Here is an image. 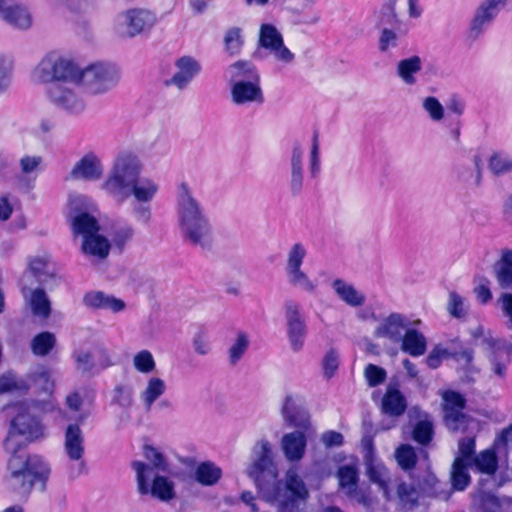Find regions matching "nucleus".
Segmentation results:
<instances>
[{
  "mask_svg": "<svg viewBox=\"0 0 512 512\" xmlns=\"http://www.w3.org/2000/svg\"><path fill=\"white\" fill-rule=\"evenodd\" d=\"M399 342L401 350L412 357L424 355L427 349L426 337L415 328L408 327Z\"/></svg>",
  "mask_w": 512,
  "mask_h": 512,
  "instance_id": "bb28decb",
  "label": "nucleus"
},
{
  "mask_svg": "<svg viewBox=\"0 0 512 512\" xmlns=\"http://www.w3.org/2000/svg\"><path fill=\"white\" fill-rule=\"evenodd\" d=\"M378 40V49L381 53H386L399 45L401 31L399 28H382Z\"/></svg>",
  "mask_w": 512,
  "mask_h": 512,
  "instance_id": "3c124183",
  "label": "nucleus"
},
{
  "mask_svg": "<svg viewBox=\"0 0 512 512\" xmlns=\"http://www.w3.org/2000/svg\"><path fill=\"white\" fill-rule=\"evenodd\" d=\"M59 54L48 53L32 71V78L38 83H52L56 81Z\"/></svg>",
  "mask_w": 512,
  "mask_h": 512,
  "instance_id": "a878e982",
  "label": "nucleus"
},
{
  "mask_svg": "<svg viewBox=\"0 0 512 512\" xmlns=\"http://www.w3.org/2000/svg\"><path fill=\"white\" fill-rule=\"evenodd\" d=\"M304 149L299 142H294L289 159V189L293 196H298L304 186Z\"/></svg>",
  "mask_w": 512,
  "mask_h": 512,
  "instance_id": "a211bd4d",
  "label": "nucleus"
},
{
  "mask_svg": "<svg viewBox=\"0 0 512 512\" xmlns=\"http://www.w3.org/2000/svg\"><path fill=\"white\" fill-rule=\"evenodd\" d=\"M507 6L501 0H482L476 7L470 20L468 36L477 39L481 36L497 17L500 9Z\"/></svg>",
  "mask_w": 512,
  "mask_h": 512,
  "instance_id": "ddd939ff",
  "label": "nucleus"
},
{
  "mask_svg": "<svg viewBox=\"0 0 512 512\" xmlns=\"http://www.w3.org/2000/svg\"><path fill=\"white\" fill-rule=\"evenodd\" d=\"M364 376L368 386L376 387L386 380L387 373L382 367L374 364H368L365 367Z\"/></svg>",
  "mask_w": 512,
  "mask_h": 512,
  "instance_id": "bf43d9fd",
  "label": "nucleus"
},
{
  "mask_svg": "<svg viewBox=\"0 0 512 512\" xmlns=\"http://www.w3.org/2000/svg\"><path fill=\"white\" fill-rule=\"evenodd\" d=\"M73 234L80 235L83 239L99 232L100 225L97 219L87 212H80L71 220Z\"/></svg>",
  "mask_w": 512,
  "mask_h": 512,
  "instance_id": "473e14b6",
  "label": "nucleus"
},
{
  "mask_svg": "<svg viewBox=\"0 0 512 512\" xmlns=\"http://www.w3.org/2000/svg\"><path fill=\"white\" fill-rule=\"evenodd\" d=\"M447 309L450 315L455 318L464 317L466 314L465 299L456 292H451Z\"/></svg>",
  "mask_w": 512,
  "mask_h": 512,
  "instance_id": "69168bd1",
  "label": "nucleus"
},
{
  "mask_svg": "<svg viewBox=\"0 0 512 512\" xmlns=\"http://www.w3.org/2000/svg\"><path fill=\"white\" fill-rule=\"evenodd\" d=\"M113 403L122 408H129L133 404V389L129 386L118 384L113 390Z\"/></svg>",
  "mask_w": 512,
  "mask_h": 512,
  "instance_id": "4d7b16f0",
  "label": "nucleus"
},
{
  "mask_svg": "<svg viewBox=\"0 0 512 512\" xmlns=\"http://www.w3.org/2000/svg\"><path fill=\"white\" fill-rule=\"evenodd\" d=\"M422 108L434 122L443 120L445 110L440 101L434 96L425 97L422 100Z\"/></svg>",
  "mask_w": 512,
  "mask_h": 512,
  "instance_id": "6e6d98bb",
  "label": "nucleus"
},
{
  "mask_svg": "<svg viewBox=\"0 0 512 512\" xmlns=\"http://www.w3.org/2000/svg\"><path fill=\"white\" fill-rule=\"evenodd\" d=\"M321 169V161H320V148H319V140L318 133L315 132L312 138V146L309 157V171L312 178H316Z\"/></svg>",
  "mask_w": 512,
  "mask_h": 512,
  "instance_id": "13d9d810",
  "label": "nucleus"
},
{
  "mask_svg": "<svg viewBox=\"0 0 512 512\" xmlns=\"http://www.w3.org/2000/svg\"><path fill=\"white\" fill-rule=\"evenodd\" d=\"M132 468L136 472L137 490L141 495H152L163 502L175 497L174 483L160 474L143 477L146 467L142 461H133Z\"/></svg>",
  "mask_w": 512,
  "mask_h": 512,
  "instance_id": "1a4fd4ad",
  "label": "nucleus"
},
{
  "mask_svg": "<svg viewBox=\"0 0 512 512\" xmlns=\"http://www.w3.org/2000/svg\"><path fill=\"white\" fill-rule=\"evenodd\" d=\"M174 68V73L165 81V85L173 86L180 91L187 89L202 70L200 62L189 55L177 58Z\"/></svg>",
  "mask_w": 512,
  "mask_h": 512,
  "instance_id": "4468645a",
  "label": "nucleus"
},
{
  "mask_svg": "<svg viewBox=\"0 0 512 512\" xmlns=\"http://www.w3.org/2000/svg\"><path fill=\"white\" fill-rule=\"evenodd\" d=\"M285 319L287 324V336L294 352H299L307 336V326L305 318L301 312L299 303L288 300L284 304Z\"/></svg>",
  "mask_w": 512,
  "mask_h": 512,
  "instance_id": "f8f14e48",
  "label": "nucleus"
},
{
  "mask_svg": "<svg viewBox=\"0 0 512 512\" xmlns=\"http://www.w3.org/2000/svg\"><path fill=\"white\" fill-rule=\"evenodd\" d=\"M396 492L402 508L413 509L418 506L419 492L413 485L402 482L397 486Z\"/></svg>",
  "mask_w": 512,
  "mask_h": 512,
  "instance_id": "49530a36",
  "label": "nucleus"
},
{
  "mask_svg": "<svg viewBox=\"0 0 512 512\" xmlns=\"http://www.w3.org/2000/svg\"><path fill=\"white\" fill-rule=\"evenodd\" d=\"M21 389H27V385L23 380L18 381L13 373H7L0 377V394Z\"/></svg>",
  "mask_w": 512,
  "mask_h": 512,
  "instance_id": "774afa93",
  "label": "nucleus"
},
{
  "mask_svg": "<svg viewBox=\"0 0 512 512\" xmlns=\"http://www.w3.org/2000/svg\"><path fill=\"white\" fill-rule=\"evenodd\" d=\"M49 102L59 111L78 117L86 110L84 98L73 88L62 83H52L46 91Z\"/></svg>",
  "mask_w": 512,
  "mask_h": 512,
  "instance_id": "9d476101",
  "label": "nucleus"
},
{
  "mask_svg": "<svg viewBox=\"0 0 512 512\" xmlns=\"http://www.w3.org/2000/svg\"><path fill=\"white\" fill-rule=\"evenodd\" d=\"M483 344L485 345V349L488 352V357L493 365L494 373L500 377L504 376L506 366L500 361V359L503 356H508V345L504 341L494 339L491 336H489V338H485L483 340Z\"/></svg>",
  "mask_w": 512,
  "mask_h": 512,
  "instance_id": "393cba45",
  "label": "nucleus"
},
{
  "mask_svg": "<svg viewBox=\"0 0 512 512\" xmlns=\"http://www.w3.org/2000/svg\"><path fill=\"white\" fill-rule=\"evenodd\" d=\"M119 80L118 69L109 63H94L82 69L79 83L88 93L103 94L116 86Z\"/></svg>",
  "mask_w": 512,
  "mask_h": 512,
  "instance_id": "0eeeda50",
  "label": "nucleus"
},
{
  "mask_svg": "<svg viewBox=\"0 0 512 512\" xmlns=\"http://www.w3.org/2000/svg\"><path fill=\"white\" fill-rule=\"evenodd\" d=\"M285 488L291 494L292 500H306L309 496L308 489L295 468L286 472Z\"/></svg>",
  "mask_w": 512,
  "mask_h": 512,
  "instance_id": "58836bf2",
  "label": "nucleus"
},
{
  "mask_svg": "<svg viewBox=\"0 0 512 512\" xmlns=\"http://www.w3.org/2000/svg\"><path fill=\"white\" fill-rule=\"evenodd\" d=\"M306 256V246L301 242L293 243L286 253L285 274L287 281L291 286L299 288L307 293H314L316 291L317 284L302 269Z\"/></svg>",
  "mask_w": 512,
  "mask_h": 512,
  "instance_id": "6e6552de",
  "label": "nucleus"
},
{
  "mask_svg": "<svg viewBox=\"0 0 512 512\" xmlns=\"http://www.w3.org/2000/svg\"><path fill=\"white\" fill-rule=\"evenodd\" d=\"M339 367V353L331 348L326 352L322 360V369L327 379L332 378Z\"/></svg>",
  "mask_w": 512,
  "mask_h": 512,
  "instance_id": "052dcab7",
  "label": "nucleus"
},
{
  "mask_svg": "<svg viewBox=\"0 0 512 512\" xmlns=\"http://www.w3.org/2000/svg\"><path fill=\"white\" fill-rule=\"evenodd\" d=\"M409 324L410 321L405 315L394 312L382 320L376 328L374 335L387 338L393 342H399L403 336V331H406Z\"/></svg>",
  "mask_w": 512,
  "mask_h": 512,
  "instance_id": "aec40b11",
  "label": "nucleus"
},
{
  "mask_svg": "<svg viewBox=\"0 0 512 512\" xmlns=\"http://www.w3.org/2000/svg\"><path fill=\"white\" fill-rule=\"evenodd\" d=\"M143 455L147 462H142L146 467L143 472V477L152 476L155 474L166 473L169 465L164 455L151 445H144Z\"/></svg>",
  "mask_w": 512,
  "mask_h": 512,
  "instance_id": "cd10ccee",
  "label": "nucleus"
},
{
  "mask_svg": "<svg viewBox=\"0 0 512 512\" xmlns=\"http://www.w3.org/2000/svg\"><path fill=\"white\" fill-rule=\"evenodd\" d=\"M281 446L287 460L296 462L305 454L307 439L303 432L294 431L282 437Z\"/></svg>",
  "mask_w": 512,
  "mask_h": 512,
  "instance_id": "5701e85b",
  "label": "nucleus"
},
{
  "mask_svg": "<svg viewBox=\"0 0 512 512\" xmlns=\"http://www.w3.org/2000/svg\"><path fill=\"white\" fill-rule=\"evenodd\" d=\"M225 78L230 85L231 101L236 106L261 105L264 94L256 66L247 60H238L225 70Z\"/></svg>",
  "mask_w": 512,
  "mask_h": 512,
  "instance_id": "20e7f679",
  "label": "nucleus"
},
{
  "mask_svg": "<svg viewBox=\"0 0 512 512\" xmlns=\"http://www.w3.org/2000/svg\"><path fill=\"white\" fill-rule=\"evenodd\" d=\"M102 160L94 152L84 154L73 166L70 177L75 180L97 181L102 178Z\"/></svg>",
  "mask_w": 512,
  "mask_h": 512,
  "instance_id": "dca6fc26",
  "label": "nucleus"
},
{
  "mask_svg": "<svg viewBox=\"0 0 512 512\" xmlns=\"http://www.w3.org/2000/svg\"><path fill=\"white\" fill-rule=\"evenodd\" d=\"M56 408L54 401H33L31 404L21 406L17 415L11 422V428L7 436L11 433L16 435L22 443V451H25L27 443L37 441L45 437V426L32 414L34 411L43 413L52 412Z\"/></svg>",
  "mask_w": 512,
  "mask_h": 512,
  "instance_id": "423d86ee",
  "label": "nucleus"
},
{
  "mask_svg": "<svg viewBox=\"0 0 512 512\" xmlns=\"http://www.w3.org/2000/svg\"><path fill=\"white\" fill-rule=\"evenodd\" d=\"M398 0H384L380 9L374 13L375 26L382 28H399L401 20L396 13Z\"/></svg>",
  "mask_w": 512,
  "mask_h": 512,
  "instance_id": "c85d7f7f",
  "label": "nucleus"
},
{
  "mask_svg": "<svg viewBox=\"0 0 512 512\" xmlns=\"http://www.w3.org/2000/svg\"><path fill=\"white\" fill-rule=\"evenodd\" d=\"M282 416L284 421L289 425L301 429H307L309 426V413L302 406V401L299 397L295 398L292 395L285 397L282 405Z\"/></svg>",
  "mask_w": 512,
  "mask_h": 512,
  "instance_id": "6ab92c4d",
  "label": "nucleus"
},
{
  "mask_svg": "<svg viewBox=\"0 0 512 512\" xmlns=\"http://www.w3.org/2000/svg\"><path fill=\"white\" fill-rule=\"evenodd\" d=\"M29 305L32 313L41 318H48L51 313V303L46 292L37 288L31 292Z\"/></svg>",
  "mask_w": 512,
  "mask_h": 512,
  "instance_id": "79ce46f5",
  "label": "nucleus"
},
{
  "mask_svg": "<svg viewBox=\"0 0 512 512\" xmlns=\"http://www.w3.org/2000/svg\"><path fill=\"white\" fill-rule=\"evenodd\" d=\"M223 41L225 51L230 56L238 55L244 44L242 29L239 27H232L228 29L224 35Z\"/></svg>",
  "mask_w": 512,
  "mask_h": 512,
  "instance_id": "8fccbe9b",
  "label": "nucleus"
},
{
  "mask_svg": "<svg viewBox=\"0 0 512 512\" xmlns=\"http://www.w3.org/2000/svg\"><path fill=\"white\" fill-rule=\"evenodd\" d=\"M83 303L92 309L111 310L114 313L124 310L125 303L112 295L102 291H91L84 295Z\"/></svg>",
  "mask_w": 512,
  "mask_h": 512,
  "instance_id": "b1692460",
  "label": "nucleus"
},
{
  "mask_svg": "<svg viewBox=\"0 0 512 512\" xmlns=\"http://www.w3.org/2000/svg\"><path fill=\"white\" fill-rule=\"evenodd\" d=\"M84 442V434L79 424H69L64 434V451L70 460H82L85 451Z\"/></svg>",
  "mask_w": 512,
  "mask_h": 512,
  "instance_id": "412c9836",
  "label": "nucleus"
},
{
  "mask_svg": "<svg viewBox=\"0 0 512 512\" xmlns=\"http://www.w3.org/2000/svg\"><path fill=\"white\" fill-rule=\"evenodd\" d=\"M433 434V423L425 418L415 424L412 431V438L415 442L425 446L432 441Z\"/></svg>",
  "mask_w": 512,
  "mask_h": 512,
  "instance_id": "864d4df0",
  "label": "nucleus"
},
{
  "mask_svg": "<svg viewBox=\"0 0 512 512\" xmlns=\"http://www.w3.org/2000/svg\"><path fill=\"white\" fill-rule=\"evenodd\" d=\"M422 69V61L419 56H411L402 59L397 64V75L406 85H414L416 83L415 75Z\"/></svg>",
  "mask_w": 512,
  "mask_h": 512,
  "instance_id": "c9c22d12",
  "label": "nucleus"
},
{
  "mask_svg": "<svg viewBox=\"0 0 512 512\" xmlns=\"http://www.w3.org/2000/svg\"><path fill=\"white\" fill-rule=\"evenodd\" d=\"M81 71L72 60L59 55L55 83L70 82L78 84Z\"/></svg>",
  "mask_w": 512,
  "mask_h": 512,
  "instance_id": "ea45409f",
  "label": "nucleus"
},
{
  "mask_svg": "<svg viewBox=\"0 0 512 512\" xmlns=\"http://www.w3.org/2000/svg\"><path fill=\"white\" fill-rule=\"evenodd\" d=\"M367 475L369 480L379 486L383 492V496L387 501L391 500L389 491V472L382 464L370 463L367 467Z\"/></svg>",
  "mask_w": 512,
  "mask_h": 512,
  "instance_id": "a19ab883",
  "label": "nucleus"
},
{
  "mask_svg": "<svg viewBox=\"0 0 512 512\" xmlns=\"http://www.w3.org/2000/svg\"><path fill=\"white\" fill-rule=\"evenodd\" d=\"M56 337L53 333L45 331L37 334L31 341V351L36 356H46L54 348Z\"/></svg>",
  "mask_w": 512,
  "mask_h": 512,
  "instance_id": "a18cd8bd",
  "label": "nucleus"
},
{
  "mask_svg": "<svg viewBox=\"0 0 512 512\" xmlns=\"http://www.w3.org/2000/svg\"><path fill=\"white\" fill-rule=\"evenodd\" d=\"M81 250L87 256L103 260L109 255L110 243L107 238L97 232L92 236L83 239Z\"/></svg>",
  "mask_w": 512,
  "mask_h": 512,
  "instance_id": "7c9ffc66",
  "label": "nucleus"
},
{
  "mask_svg": "<svg viewBox=\"0 0 512 512\" xmlns=\"http://www.w3.org/2000/svg\"><path fill=\"white\" fill-rule=\"evenodd\" d=\"M337 478L340 489L346 493L348 490L358 485V470L351 465H343L337 471Z\"/></svg>",
  "mask_w": 512,
  "mask_h": 512,
  "instance_id": "603ef678",
  "label": "nucleus"
},
{
  "mask_svg": "<svg viewBox=\"0 0 512 512\" xmlns=\"http://www.w3.org/2000/svg\"><path fill=\"white\" fill-rule=\"evenodd\" d=\"M250 345L246 332H237L236 338L228 349V359L232 366H235L244 356Z\"/></svg>",
  "mask_w": 512,
  "mask_h": 512,
  "instance_id": "c03bdc74",
  "label": "nucleus"
},
{
  "mask_svg": "<svg viewBox=\"0 0 512 512\" xmlns=\"http://www.w3.org/2000/svg\"><path fill=\"white\" fill-rule=\"evenodd\" d=\"M143 169V162L136 152L121 150L114 157L101 189L118 203H124L130 197L152 202L159 191V185L152 178L143 177Z\"/></svg>",
  "mask_w": 512,
  "mask_h": 512,
  "instance_id": "f257e3e1",
  "label": "nucleus"
},
{
  "mask_svg": "<svg viewBox=\"0 0 512 512\" xmlns=\"http://www.w3.org/2000/svg\"><path fill=\"white\" fill-rule=\"evenodd\" d=\"M192 346L196 354L200 356L208 355L212 350V345L207 332L199 330L192 339Z\"/></svg>",
  "mask_w": 512,
  "mask_h": 512,
  "instance_id": "680f3d73",
  "label": "nucleus"
},
{
  "mask_svg": "<svg viewBox=\"0 0 512 512\" xmlns=\"http://www.w3.org/2000/svg\"><path fill=\"white\" fill-rule=\"evenodd\" d=\"M498 285L505 290H512V251H506L495 265Z\"/></svg>",
  "mask_w": 512,
  "mask_h": 512,
  "instance_id": "4c0bfd02",
  "label": "nucleus"
},
{
  "mask_svg": "<svg viewBox=\"0 0 512 512\" xmlns=\"http://www.w3.org/2000/svg\"><path fill=\"white\" fill-rule=\"evenodd\" d=\"M444 401V421L446 426L456 431L464 423L465 414L463 410L466 406L465 397L456 391H445L442 395Z\"/></svg>",
  "mask_w": 512,
  "mask_h": 512,
  "instance_id": "2eb2a0df",
  "label": "nucleus"
},
{
  "mask_svg": "<svg viewBox=\"0 0 512 512\" xmlns=\"http://www.w3.org/2000/svg\"><path fill=\"white\" fill-rule=\"evenodd\" d=\"M332 287L338 297L349 306L359 307L365 303V295L342 279H335Z\"/></svg>",
  "mask_w": 512,
  "mask_h": 512,
  "instance_id": "2f4dec72",
  "label": "nucleus"
},
{
  "mask_svg": "<svg viewBox=\"0 0 512 512\" xmlns=\"http://www.w3.org/2000/svg\"><path fill=\"white\" fill-rule=\"evenodd\" d=\"M4 449L10 455L8 468L11 471V485L20 495H28L39 481L44 489L50 474V467L39 455L28 456L22 451V443L11 433L4 441Z\"/></svg>",
  "mask_w": 512,
  "mask_h": 512,
  "instance_id": "7ed1b4c3",
  "label": "nucleus"
},
{
  "mask_svg": "<svg viewBox=\"0 0 512 512\" xmlns=\"http://www.w3.org/2000/svg\"><path fill=\"white\" fill-rule=\"evenodd\" d=\"M469 462H465L463 458H455L451 468V485L455 491H464L471 482L468 473Z\"/></svg>",
  "mask_w": 512,
  "mask_h": 512,
  "instance_id": "e433bc0d",
  "label": "nucleus"
},
{
  "mask_svg": "<svg viewBox=\"0 0 512 512\" xmlns=\"http://www.w3.org/2000/svg\"><path fill=\"white\" fill-rule=\"evenodd\" d=\"M177 220L182 239L196 247L210 249L213 244V227L204 206L185 183L177 193Z\"/></svg>",
  "mask_w": 512,
  "mask_h": 512,
  "instance_id": "f03ea898",
  "label": "nucleus"
},
{
  "mask_svg": "<svg viewBox=\"0 0 512 512\" xmlns=\"http://www.w3.org/2000/svg\"><path fill=\"white\" fill-rule=\"evenodd\" d=\"M73 358L76 362L77 370L81 373H88L95 367L93 356L88 351L77 350L73 353Z\"/></svg>",
  "mask_w": 512,
  "mask_h": 512,
  "instance_id": "0e129e2a",
  "label": "nucleus"
},
{
  "mask_svg": "<svg viewBox=\"0 0 512 512\" xmlns=\"http://www.w3.org/2000/svg\"><path fill=\"white\" fill-rule=\"evenodd\" d=\"M134 368L142 374H150L156 368V362L149 350H141L133 357Z\"/></svg>",
  "mask_w": 512,
  "mask_h": 512,
  "instance_id": "5fc2aeb1",
  "label": "nucleus"
},
{
  "mask_svg": "<svg viewBox=\"0 0 512 512\" xmlns=\"http://www.w3.org/2000/svg\"><path fill=\"white\" fill-rule=\"evenodd\" d=\"M2 19L18 30H28L32 26V15L24 5L8 0Z\"/></svg>",
  "mask_w": 512,
  "mask_h": 512,
  "instance_id": "4be33fe9",
  "label": "nucleus"
},
{
  "mask_svg": "<svg viewBox=\"0 0 512 512\" xmlns=\"http://www.w3.org/2000/svg\"><path fill=\"white\" fill-rule=\"evenodd\" d=\"M150 202H143L135 200V204L132 207L133 217L141 224L147 225L152 217L151 208L148 205Z\"/></svg>",
  "mask_w": 512,
  "mask_h": 512,
  "instance_id": "338daca9",
  "label": "nucleus"
},
{
  "mask_svg": "<svg viewBox=\"0 0 512 512\" xmlns=\"http://www.w3.org/2000/svg\"><path fill=\"white\" fill-rule=\"evenodd\" d=\"M253 461L248 469V475L252 478L268 502L276 500L279 482L278 471L272 459V447L267 440L258 441L252 450Z\"/></svg>",
  "mask_w": 512,
  "mask_h": 512,
  "instance_id": "39448f33",
  "label": "nucleus"
},
{
  "mask_svg": "<svg viewBox=\"0 0 512 512\" xmlns=\"http://www.w3.org/2000/svg\"><path fill=\"white\" fill-rule=\"evenodd\" d=\"M395 458L403 470H412L417 464V454L410 444H401L395 451Z\"/></svg>",
  "mask_w": 512,
  "mask_h": 512,
  "instance_id": "09e8293b",
  "label": "nucleus"
},
{
  "mask_svg": "<svg viewBox=\"0 0 512 512\" xmlns=\"http://www.w3.org/2000/svg\"><path fill=\"white\" fill-rule=\"evenodd\" d=\"M166 383L159 377H151L145 388L140 392L139 398L146 411H150L153 404L165 393Z\"/></svg>",
  "mask_w": 512,
  "mask_h": 512,
  "instance_id": "72a5a7b5",
  "label": "nucleus"
},
{
  "mask_svg": "<svg viewBox=\"0 0 512 512\" xmlns=\"http://www.w3.org/2000/svg\"><path fill=\"white\" fill-rule=\"evenodd\" d=\"M475 168H469L460 175V178L469 186L479 187L482 182L481 160L478 156L474 158Z\"/></svg>",
  "mask_w": 512,
  "mask_h": 512,
  "instance_id": "e2e57ef3",
  "label": "nucleus"
},
{
  "mask_svg": "<svg viewBox=\"0 0 512 512\" xmlns=\"http://www.w3.org/2000/svg\"><path fill=\"white\" fill-rule=\"evenodd\" d=\"M258 48L268 51L276 61L290 64L295 55L284 44L283 36L272 24H262L259 29Z\"/></svg>",
  "mask_w": 512,
  "mask_h": 512,
  "instance_id": "9b49d317",
  "label": "nucleus"
},
{
  "mask_svg": "<svg viewBox=\"0 0 512 512\" xmlns=\"http://www.w3.org/2000/svg\"><path fill=\"white\" fill-rule=\"evenodd\" d=\"M476 468L484 474L493 475L498 467V460L493 450H484L472 459Z\"/></svg>",
  "mask_w": 512,
  "mask_h": 512,
  "instance_id": "de8ad7c7",
  "label": "nucleus"
},
{
  "mask_svg": "<svg viewBox=\"0 0 512 512\" xmlns=\"http://www.w3.org/2000/svg\"><path fill=\"white\" fill-rule=\"evenodd\" d=\"M221 477L222 469L211 461L199 463L194 471V479L202 486H213Z\"/></svg>",
  "mask_w": 512,
  "mask_h": 512,
  "instance_id": "f704fd0d",
  "label": "nucleus"
},
{
  "mask_svg": "<svg viewBox=\"0 0 512 512\" xmlns=\"http://www.w3.org/2000/svg\"><path fill=\"white\" fill-rule=\"evenodd\" d=\"M407 408L404 395L396 388L389 387L382 398V412L391 417L402 415Z\"/></svg>",
  "mask_w": 512,
  "mask_h": 512,
  "instance_id": "c756f323",
  "label": "nucleus"
},
{
  "mask_svg": "<svg viewBox=\"0 0 512 512\" xmlns=\"http://www.w3.org/2000/svg\"><path fill=\"white\" fill-rule=\"evenodd\" d=\"M155 15L146 9H131L121 15V24L129 37H134L153 27Z\"/></svg>",
  "mask_w": 512,
  "mask_h": 512,
  "instance_id": "f3484780",
  "label": "nucleus"
},
{
  "mask_svg": "<svg viewBox=\"0 0 512 512\" xmlns=\"http://www.w3.org/2000/svg\"><path fill=\"white\" fill-rule=\"evenodd\" d=\"M488 168L495 176L512 172V156L503 151L492 153L488 160Z\"/></svg>",
  "mask_w": 512,
  "mask_h": 512,
  "instance_id": "37998d69",
  "label": "nucleus"
}]
</instances>
